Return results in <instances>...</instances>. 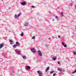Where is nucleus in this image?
Segmentation results:
<instances>
[{"mask_svg":"<svg viewBox=\"0 0 76 76\" xmlns=\"http://www.w3.org/2000/svg\"><path fill=\"white\" fill-rule=\"evenodd\" d=\"M37 52L38 56H39L41 57V56H42V52H41V50H39L37 51Z\"/></svg>","mask_w":76,"mask_h":76,"instance_id":"1","label":"nucleus"},{"mask_svg":"<svg viewBox=\"0 0 76 76\" xmlns=\"http://www.w3.org/2000/svg\"><path fill=\"white\" fill-rule=\"evenodd\" d=\"M15 51L16 52L17 54L20 55V51L18 49H16L15 50Z\"/></svg>","mask_w":76,"mask_h":76,"instance_id":"2","label":"nucleus"},{"mask_svg":"<svg viewBox=\"0 0 76 76\" xmlns=\"http://www.w3.org/2000/svg\"><path fill=\"white\" fill-rule=\"evenodd\" d=\"M37 72L39 76H42V72H41L40 71H37Z\"/></svg>","mask_w":76,"mask_h":76,"instance_id":"3","label":"nucleus"},{"mask_svg":"<svg viewBox=\"0 0 76 76\" xmlns=\"http://www.w3.org/2000/svg\"><path fill=\"white\" fill-rule=\"evenodd\" d=\"M31 51L32 52V53H36V50L34 48H31L30 49Z\"/></svg>","mask_w":76,"mask_h":76,"instance_id":"4","label":"nucleus"},{"mask_svg":"<svg viewBox=\"0 0 76 76\" xmlns=\"http://www.w3.org/2000/svg\"><path fill=\"white\" fill-rule=\"evenodd\" d=\"M20 3L21 5H22V6H24V5L26 4V2L24 1L22 2H20Z\"/></svg>","mask_w":76,"mask_h":76,"instance_id":"5","label":"nucleus"},{"mask_svg":"<svg viewBox=\"0 0 76 76\" xmlns=\"http://www.w3.org/2000/svg\"><path fill=\"white\" fill-rule=\"evenodd\" d=\"M16 44L17 46H18V47L20 45V44L19 43V42H16Z\"/></svg>","mask_w":76,"mask_h":76,"instance_id":"6","label":"nucleus"},{"mask_svg":"<svg viewBox=\"0 0 76 76\" xmlns=\"http://www.w3.org/2000/svg\"><path fill=\"white\" fill-rule=\"evenodd\" d=\"M4 46V44L3 43H2L0 44V49L1 48H2Z\"/></svg>","mask_w":76,"mask_h":76,"instance_id":"7","label":"nucleus"},{"mask_svg":"<svg viewBox=\"0 0 76 76\" xmlns=\"http://www.w3.org/2000/svg\"><path fill=\"white\" fill-rule=\"evenodd\" d=\"M26 68L27 70H29L31 69V67L29 66H27Z\"/></svg>","mask_w":76,"mask_h":76,"instance_id":"8","label":"nucleus"},{"mask_svg":"<svg viewBox=\"0 0 76 76\" xmlns=\"http://www.w3.org/2000/svg\"><path fill=\"white\" fill-rule=\"evenodd\" d=\"M24 26H27L28 25V23H25L24 24Z\"/></svg>","mask_w":76,"mask_h":76,"instance_id":"9","label":"nucleus"},{"mask_svg":"<svg viewBox=\"0 0 76 76\" xmlns=\"http://www.w3.org/2000/svg\"><path fill=\"white\" fill-rule=\"evenodd\" d=\"M10 44H13V43H14L13 42V41L12 40H10Z\"/></svg>","mask_w":76,"mask_h":76,"instance_id":"10","label":"nucleus"},{"mask_svg":"<svg viewBox=\"0 0 76 76\" xmlns=\"http://www.w3.org/2000/svg\"><path fill=\"white\" fill-rule=\"evenodd\" d=\"M49 69L50 67L49 66L45 70L46 72H47V71L49 70Z\"/></svg>","mask_w":76,"mask_h":76,"instance_id":"11","label":"nucleus"},{"mask_svg":"<svg viewBox=\"0 0 76 76\" xmlns=\"http://www.w3.org/2000/svg\"><path fill=\"white\" fill-rule=\"evenodd\" d=\"M57 58V56H55L54 57H53V59L54 61H55L56 60V58Z\"/></svg>","mask_w":76,"mask_h":76,"instance_id":"12","label":"nucleus"},{"mask_svg":"<svg viewBox=\"0 0 76 76\" xmlns=\"http://www.w3.org/2000/svg\"><path fill=\"white\" fill-rule=\"evenodd\" d=\"M22 57L23 59H24V60H25V59L26 58V56H23Z\"/></svg>","mask_w":76,"mask_h":76,"instance_id":"13","label":"nucleus"},{"mask_svg":"<svg viewBox=\"0 0 76 76\" xmlns=\"http://www.w3.org/2000/svg\"><path fill=\"white\" fill-rule=\"evenodd\" d=\"M13 48H16L17 47V46L16 45H13Z\"/></svg>","mask_w":76,"mask_h":76,"instance_id":"14","label":"nucleus"},{"mask_svg":"<svg viewBox=\"0 0 76 76\" xmlns=\"http://www.w3.org/2000/svg\"><path fill=\"white\" fill-rule=\"evenodd\" d=\"M58 70H59V71H60V72H62V71L63 70L62 69H60V68H58Z\"/></svg>","mask_w":76,"mask_h":76,"instance_id":"15","label":"nucleus"},{"mask_svg":"<svg viewBox=\"0 0 76 76\" xmlns=\"http://www.w3.org/2000/svg\"><path fill=\"white\" fill-rule=\"evenodd\" d=\"M76 73V69H75L73 72H72V74H74V73Z\"/></svg>","mask_w":76,"mask_h":76,"instance_id":"16","label":"nucleus"},{"mask_svg":"<svg viewBox=\"0 0 76 76\" xmlns=\"http://www.w3.org/2000/svg\"><path fill=\"white\" fill-rule=\"evenodd\" d=\"M54 71H51L50 72V74H52V73H54Z\"/></svg>","mask_w":76,"mask_h":76,"instance_id":"17","label":"nucleus"},{"mask_svg":"<svg viewBox=\"0 0 76 76\" xmlns=\"http://www.w3.org/2000/svg\"><path fill=\"white\" fill-rule=\"evenodd\" d=\"M56 18L57 19V20H59L58 19V17L57 16H56Z\"/></svg>","mask_w":76,"mask_h":76,"instance_id":"18","label":"nucleus"},{"mask_svg":"<svg viewBox=\"0 0 76 76\" xmlns=\"http://www.w3.org/2000/svg\"><path fill=\"white\" fill-rule=\"evenodd\" d=\"M14 17H15V19H16L17 18H18V15H15Z\"/></svg>","mask_w":76,"mask_h":76,"instance_id":"19","label":"nucleus"},{"mask_svg":"<svg viewBox=\"0 0 76 76\" xmlns=\"http://www.w3.org/2000/svg\"><path fill=\"white\" fill-rule=\"evenodd\" d=\"M32 39H35V36H33L32 37Z\"/></svg>","mask_w":76,"mask_h":76,"instance_id":"20","label":"nucleus"},{"mask_svg":"<svg viewBox=\"0 0 76 76\" xmlns=\"http://www.w3.org/2000/svg\"><path fill=\"white\" fill-rule=\"evenodd\" d=\"M20 35L22 36V37H23V32H22Z\"/></svg>","mask_w":76,"mask_h":76,"instance_id":"21","label":"nucleus"},{"mask_svg":"<svg viewBox=\"0 0 76 76\" xmlns=\"http://www.w3.org/2000/svg\"><path fill=\"white\" fill-rule=\"evenodd\" d=\"M20 15H21V13H19L17 16H18V17H19L20 16Z\"/></svg>","mask_w":76,"mask_h":76,"instance_id":"22","label":"nucleus"},{"mask_svg":"<svg viewBox=\"0 0 76 76\" xmlns=\"http://www.w3.org/2000/svg\"><path fill=\"white\" fill-rule=\"evenodd\" d=\"M62 45H64L65 44V43L64 42H62Z\"/></svg>","mask_w":76,"mask_h":76,"instance_id":"23","label":"nucleus"},{"mask_svg":"<svg viewBox=\"0 0 76 76\" xmlns=\"http://www.w3.org/2000/svg\"><path fill=\"white\" fill-rule=\"evenodd\" d=\"M73 53L74 54V55H76V52H73Z\"/></svg>","mask_w":76,"mask_h":76,"instance_id":"24","label":"nucleus"},{"mask_svg":"<svg viewBox=\"0 0 76 76\" xmlns=\"http://www.w3.org/2000/svg\"><path fill=\"white\" fill-rule=\"evenodd\" d=\"M31 7L32 8H35V6L32 5L31 6Z\"/></svg>","mask_w":76,"mask_h":76,"instance_id":"25","label":"nucleus"},{"mask_svg":"<svg viewBox=\"0 0 76 76\" xmlns=\"http://www.w3.org/2000/svg\"><path fill=\"white\" fill-rule=\"evenodd\" d=\"M64 47H67V45H66V44H65L64 45Z\"/></svg>","mask_w":76,"mask_h":76,"instance_id":"26","label":"nucleus"},{"mask_svg":"<svg viewBox=\"0 0 76 76\" xmlns=\"http://www.w3.org/2000/svg\"><path fill=\"white\" fill-rule=\"evenodd\" d=\"M55 75H56V73H54L53 74V76H55Z\"/></svg>","mask_w":76,"mask_h":76,"instance_id":"27","label":"nucleus"},{"mask_svg":"<svg viewBox=\"0 0 76 76\" xmlns=\"http://www.w3.org/2000/svg\"><path fill=\"white\" fill-rule=\"evenodd\" d=\"M71 6H73V4H72V3H71L70 4Z\"/></svg>","mask_w":76,"mask_h":76,"instance_id":"28","label":"nucleus"},{"mask_svg":"<svg viewBox=\"0 0 76 76\" xmlns=\"http://www.w3.org/2000/svg\"><path fill=\"white\" fill-rule=\"evenodd\" d=\"M61 14L62 16H63V12H61Z\"/></svg>","mask_w":76,"mask_h":76,"instance_id":"29","label":"nucleus"},{"mask_svg":"<svg viewBox=\"0 0 76 76\" xmlns=\"http://www.w3.org/2000/svg\"><path fill=\"white\" fill-rule=\"evenodd\" d=\"M58 64H60V63L59 61H58Z\"/></svg>","mask_w":76,"mask_h":76,"instance_id":"30","label":"nucleus"},{"mask_svg":"<svg viewBox=\"0 0 76 76\" xmlns=\"http://www.w3.org/2000/svg\"><path fill=\"white\" fill-rule=\"evenodd\" d=\"M58 38H60V36H58Z\"/></svg>","mask_w":76,"mask_h":76,"instance_id":"31","label":"nucleus"},{"mask_svg":"<svg viewBox=\"0 0 76 76\" xmlns=\"http://www.w3.org/2000/svg\"><path fill=\"white\" fill-rule=\"evenodd\" d=\"M46 46L47 47H48V45H46Z\"/></svg>","mask_w":76,"mask_h":76,"instance_id":"32","label":"nucleus"},{"mask_svg":"<svg viewBox=\"0 0 76 76\" xmlns=\"http://www.w3.org/2000/svg\"><path fill=\"white\" fill-rule=\"evenodd\" d=\"M49 40H51V38H50V37L49 38Z\"/></svg>","mask_w":76,"mask_h":76,"instance_id":"33","label":"nucleus"},{"mask_svg":"<svg viewBox=\"0 0 76 76\" xmlns=\"http://www.w3.org/2000/svg\"><path fill=\"white\" fill-rule=\"evenodd\" d=\"M63 72H65V70H64V69H63Z\"/></svg>","mask_w":76,"mask_h":76,"instance_id":"34","label":"nucleus"},{"mask_svg":"<svg viewBox=\"0 0 76 76\" xmlns=\"http://www.w3.org/2000/svg\"><path fill=\"white\" fill-rule=\"evenodd\" d=\"M75 8H76V5H75Z\"/></svg>","mask_w":76,"mask_h":76,"instance_id":"35","label":"nucleus"}]
</instances>
